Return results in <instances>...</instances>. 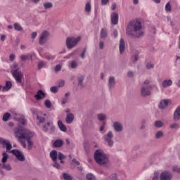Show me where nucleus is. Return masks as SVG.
Segmentation results:
<instances>
[{
  "mask_svg": "<svg viewBox=\"0 0 180 180\" xmlns=\"http://www.w3.org/2000/svg\"><path fill=\"white\" fill-rule=\"evenodd\" d=\"M126 34L133 39H141L144 36V29L141 22L138 20L130 21L127 27Z\"/></svg>",
  "mask_w": 180,
  "mask_h": 180,
  "instance_id": "1",
  "label": "nucleus"
},
{
  "mask_svg": "<svg viewBox=\"0 0 180 180\" xmlns=\"http://www.w3.org/2000/svg\"><path fill=\"white\" fill-rule=\"evenodd\" d=\"M15 134L18 139H25L27 141L28 150L33 148L34 143L32 139L34 137V132L27 129H19L15 131Z\"/></svg>",
  "mask_w": 180,
  "mask_h": 180,
  "instance_id": "2",
  "label": "nucleus"
},
{
  "mask_svg": "<svg viewBox=\"0 0 180 180\" xmlns=\"http://www.w3.org/2000/svg\"><path fill=\"white\" fill-rule=\"evenodd\" d=\"M151 80L146 79L141 86V98H147L151 95V90L153 88H155L158 91V86L157 84H150Z\"/></svg>",
  "mask_w": 180,
  "mask_h": 180,
  "instance_id": "3",
  "label": "nucleus"
},
{
  "mask_svg": "<svg viewBox=\"0 0 180 180\" xmlns=\"http://www.w3.org/2000/svg\"><path fill=\"white\" fill-rule=\"evenodd\" d=\"M94 160L99 165L109 164V157L102 150H97L94 152Z\"/></svg>",
  "mask_w": 180,
  "mask_h": 180,
  "instance_id": "4",
  "label": "nucleus"
},
{
  "mask_svg": "<svg viewBox=\"0 0 180 180\" xmlns=\"http://www.w3.org/2000/svg\"><path fill=\"white\" fill-rule=\"evenodd\" d=\"M79 41H81V37H77V38L74 37H68L66 39V46L69 50H71V49H74Z\"/></svg>",
  "mask_w": 180,
  "mask_h": 180,
  "instance_id": "5",
  "label": "nucleus"
},
{
  "mask_svg": "<svg viewBox=\"0 0 180 180\" xmlns=\"http://www.w3.org/2000/svg\"><path fill=\"white\" fill-rule=\"evenodd\" d=\"M50 157L53 162L52 167L56 168L57 169H63V167H61V165H60V164H58V162H57L58 160V153H57V150H53L51 151Z\"/></svg>",
  "mask_w": 180,
  "mask_h": 180,
  "instance_id": "6",
  "label": "nucleus"
},
{
  "mask_svg": "<svg viewBox=\"0 0 180 180\" xmlns=\"http://www.w3.org/2000/svg\"><path fill=\"white\" fill-rule=\"evenodd\" d=\"M42 129L44 131L49 133V134H53V133L56 131V127H54V124L51 121L48 122L46 124L43 125Z\"/></svg>",
  "mask_w": 180,
  "mask_h": 180,
  "instance_id": "7",
  "label": "nucleus"
},
{
  "mask_svg": "<svg viewBox=\"0 0 180 180\" xmlns=\"http://www.w3.org/2000/svg\"><path fill=\"white\" fill-rule=\"evenodd\" d=\"M11 73L12 74L13 78H15L17 84H22V78H23V73L20 71H18V69L11 70Z\"/></svg>",
  "mask_w": 180,
  "mask_h": 180,
  "instance_id": "8",
  "label": "nucleus"
},
{
  "mask_svg": "<svg viewBox=\"0 0 180 180\" xmlns=\"http://www.w3.org/2000/svg\"><path fill=\"white\" fill-rule=\"evenodd\" d=\"M10 153H12L13 155H15L18 161H20V162H23L26 160L23 153L18 149H13L11 151H10Z\"/></svg>",
  "mask_w": 180,
  "mask_h": 180,
  "instance_id": "9",
  "label": "nucleus"
},
{
  "mask_svg": "<svg viewBox=\"0 0 180 180\" xmlns=\"http://www.w3.org/2000/svg\"><path fill=\"white\" fill-rule=\"evenodd\" d=\"M105 143H107L109 147H113V132L112 131H109L107 134L103 136Z\"/></svg>",
  "mask_w": 180,
  "mask_h": 180,
  "instance_id": "10",
  "label": "nucleus"
},
{
  "mask_svg": "<svg viewBox=\"0 0 180 180\" xmlns=\"http://www.w3.org/2000/svg\"><path fill=\"white\" fill-rule=\"evenodd\" d=\"M50 36V33L45 30L43 31L39 37V43L41 46H43V44H44V43H46V41H47V40H49V37Z\"/></svg>",
  "mask_w": 180,
  "mask_h": 180,
  "instance_id": "11",
  "label": "nucleus"
},
{
  "mask_svg": "<svg viewBox=\"0 0 180 180\" xmlns=\"http://www.w3.org/2000/svg\"><path fill=\"white\" fill-rule=\"evenodd\" d=\"M0 144L3 147H6V151H11L12 150V144H11V142L8 139L0 137Z\"/></svg>",
  "mask_w": 180,
  "mask_h": 180,
  "instance_id": "12",
  "label": "nucleus"
},
{
  "mask_svg": "<svg viewBox=\"0 0 180 180\" xmlns=\"http://www.w3.org/2000/svg\"><path fill=\"white\" fill-rule=\"evenodd\" d=\"M172 173L168 171H164L161 173L160 176V180H172Z\"/></svg>",
  "mask_w": 180,
  "mask_h": 180,
  "instance_id": "13",
  "label": "nucleus"
},
{
  "mask_svg": "<svg viewBox=\"0 0 180 180\" xmlns=\"http://www.w3.org/2000/svg\"><path fill=\"white\" fill-rule=\"evenodd\" d=\"M2 169H5L6 171H12V166L9 163H3L0 164V174L1 175H5V173Z\"/></svg>",
  "mask_w": 180,
  "mask_h": 180,
  "instance_id": "14",
  "label": "nucleus"
},
{
  "mask_svg": "<svg viewBox=\"0 0 180 180\" xmlns=\"http://www.w3.org/2000/svg\"><path fill=\"white\" fill-rule=\"evenodd\" d=\"M110 18L112 25H117V23H119V14H117V13H112Z\"/></svg>",
  "mask_w": 180,
  "mask_h": 180,
  "instance_id": "15",
  "label": "nucleus"
},
{
  "mask_svg": "<svg viewBox=\"0 0 180 180\" xmlns=\"http://www.w3.org/2000/svg\"><path fill=\"white\" fill-rule=\"evenodd\" d=\"M112 127L114 130L115 131H117L118 133H120V131H123V125L119 122H115Z\"/></svg>",
  "mask_w": 180,
  "mask_h": 180,
  "instance_id": "16",
  "label": "nucleus"
},
{
  "mask_svg": "<svg viewBox=\"0 0 180 180\" xmlns=\"http://www.w3.org/2000/svg\"><path fill=\"white\" fill-rule=\"evenodd\" d=\"M116 85V80L115 77H110L108 79V88L110 91H112Z\"/></svg>",
  "mask_w": 180,
  "mask_h": 180,
  "instance_id": "17",
  "label": "nucleus"
},
{
  "mask_svg": "<svg viewBox=\"0 0 180 180\" xmlns=\"http://www.w3.org/2000/svg\"><path fill=\"white\" fill-rule=\"evenodd\" d=\"M46 97V93L43 91L42 90H39L37 93V94L34 96L35 99L37 101H41V99H44Z\"/></svg>",
  "mask_w": 180,
  "mask_h": 180,
  "instance_id": "18",
  "label": "nucleus"
},
{
  "mask_svg": "<svg viewBox=\"0 0 180 180\" xmlns=\"http://www.w3.org/2000/svg\"><path fill=\"white\" fill-rule=\"evenodd\" d=\"M65 122L68 124H71L74 122V114L69 112L66 115Z\"/></svg>",
  "mask_w": 180,
  "mask_h": 180,
  "instance_id": "19",
  "label": "nucleus"
},
{
  "mask_svg": "<svg viewBox=\"0 0 180 180\" xmlns=\"http://www.w3.org/2000/svg\"><path fill=\"white\" fill-rule=\"evenodd\" d=\"M16 117H15V120L18 122L20 124H26V120L25 119L24 115H16Z\"/></svg>",
  "mask_w": 180,
  "mask_h": 180,
  "instance_id": "20",
  "label": "nucleus"
},
{
  "mask_svg": "<svg viewBox=\"0 0 180 180\" xmlns=\"http://www.w3.org/2000/svg\"><path fill=\"white\" fill-rule=\"evenodd\" d=\"M124 49H126V46L124 45V39L123 38H121L120 40V45H119V50L120 54H123L124 51Z\"/></svg>",
  "mask_w": 180,
  "mask_h": 180,
  "instance_id": "21",
  "label": "nucleus"
},
{
  "mask_svg": "<svg viewBox=\"0 0 180 180\" xmlns=\"http://www.w3.org/2000/svg\"><path fill=\"white\" fill-rule=\"evenodd\" d=\"M63 144H64V141L61 139L56 140L53 143V147L55 148H60V147H63Z\"/></svg>",
  "mask_w": 180,
  "mask_h": 180,
  "instance_id": "22",
  "label": "nucleus"
},
{
  "mask_svg": "<svg viewBox=\"0 0 180 180\" xmlns=\"http://www.w3.org/2000/svg\"><path fill=\"white\" fill-rule=\"evenodd\" d=\"M174 120L177 121L180 119V105L176 108L174 112Z\"/></svg>",
  "mask_w": 180,
  "mask_h": 180,
  "instance_id": "23",
  "label": "nucleus"
},
{
  "mask_svg": "<svg viewBox=\"0 0 180 180\" xmlns=\"http://www.w3.org/2000/svg\"><path fill=\"white\" fill-rule=\"evenodd\" d=\"M85 79V75H80L77 77L78 86L80 88H84V80Z\"/></svg>",
  "mask_w": 180,
  "mask_h": 180,
  "instance_id": "24",
  "label": "nucleus"
},
{
  "mask_svg": "<svg viewBox=\"0 0 180 180\" xmlns=\"http://www.w3.org/2000/svg\"><path fill=\"white\" fill-rule=\"evenodd\" d=\"M167 106H168V100H162L158 105V108L160 109H165Z\"/></svg>",
  "mask_w": 180,
  "mask_h": 180,
  "instance_id": "25",
  "label": "nucleus"
},
{
  "mask_svg": "<svg viewBox=\"0 0 180 180\" xmlns=\"http://www.w3.org/2000/svg\"><path fill=\"white\" fill-rule=\"evenodd\" d=\"M58 126L61 131H63V133H65L67 131V127L63 123V121L59 120L58 121Z\"/></svg>",
  "mask_w": 180,
  "mask_h": 180,
  "instance_id": "26",
  "label": "nucleus"
},
{
  "mask_svg": "<svg viewBox=\"0 0 180 180\" xmlns=\"http://www.w3.org/2000/svg\"><path fill=\"white\" fill-rule=\"evenodd\" d=\"M172 85V81L171 79H165L162 82V88H168V86H171Z\"/></svg>",
  "mask_w": 180,
  "mask_h": 180,
  "instance_id": "27",
  "label": "nucleus"
},
{
  "mask_svg": "<svg viewBox=\"0 0 180 180\" xmlns=\"http://www.w3.org/2000/svg\"><path fill=\"white\" fill-rule=\"evenodd\" d=\"M12 88V82L8 81L6 82V85L4 86H3V92H6L8 91H9V89H11Z\"/></svg>",
  "mask_w": 180,
  "mask_h": 180,
  "instance_id": "28",
  "label": "nucleus"
},
{
  "mask_svg": "<svg viewBox=\"0 0 180 180\" xmlns=\"http://www.w3.org/2000/svg\"><path fill=\"white\" fill-rule=\"evenodd\" d=\"M78 67V62L76 60H72L68 64V68H72V70H75Z\"/></svg>",
  "mask_w": 180,
  "mask_h": 180,
  "instance_id": "29",
  "label": "nucleus"
},
{
  "mask_svg": "<svg viewBox=\"0 0 180 180\" xmlns=\"http://www.w3.org/2000/svg\"><path fill=\"white\" fill-rule=\"evenodd\" d=\"M100 36L101 39H106L108 37V30L105 28L101 29Z\"/></svg>",
  "mask_w": 180,
  "mask_h": 180,
  "instance_id": "30",
  "label": "nucleus"
},
{
  "mask_svg": "<svg viewBox=\"0 0 180 180\" xmlns=\"http://www.w3.org/2000/svg\"><path fill=\"white\" fill-rule=\"evenodd\" d=\"M66 157L61 152H58V159L60 161V164H64L65 162L63 160H65Z\"/></svg>",
  "mask_w": 180,
  "mask_h": 180,
  "instance_id": "31",
  "label": "nucleus"
},
{
  "mask_svg": "<svg viewBox=\"0 0 180 180\" xmlns=\"http://www.w3.org/2000/svg\"><path fill=\"white\" fill-rule=\"evenodd\" d=\"M46 67H47V63L43 60H39L38 62V70H41V68H46Z\"/></svg>",
  "mask_w": 180,
  "mask_h": 180,
  "instance_id": "32",
  "label": "nucleus"
},
{
  "mask_svg": "<svg viewBox=\"0 0 180 180\" xmlns=\"http://www.w3.org/2000/svg\"><path fill=\"white\" fill-rule=\"evenodd\" d=\"M13 26H14L15 30H16L17 32H22L23 30V27H22V25H20V24L18 22H15L13 24Z\"/></svg>",
  "mask_w": 180,
  "mask_h": 180,
  "instance_id": "33",
  "label": "nucleus"
},
{
  "mask_svg": "<svg viewBox=\"0 0 180 180\" xmlns=\"http://www.w3.org/2000/svg\"><path fill=\"white\" fill-rule=\"evenodd\" d=\"M97 119L100 120V122H105V120H106V115L103 113L98 114Z\"/></svg>",
  "mask_w": 180,
  "mask_h": 180,
  "instance_id": "34",
  "label": "nucleus"
},
{
  "mask_svg": "<svg viewBox=\"0 0 180 180\" xmlns=\"http://www.w3.org/2000/svg\"><path fill=\"white\" fill-rule=\"evenodd\" d=\"M2 157H3L1 159L2 164H5L6 161H8V158H9V155H8V153L4 152L2 153Z\"/></svg>",
  "mask_w": 180,
  "mask_h": 180,
  "instance_id": "35",
  "label": "nucleus"
},
{
  "mask_svg": "<svg viewBox=\"0 0 180 180\" xmlns=\"http://www.w3.org/2000/svg\"><path fill=\"white\" fill-rule=\"evenodd\" d=\"M32 54L27 53L26 55H21L20 58L22 61H26V60H29V58H32Z\"/></svg>",
  "mask_w": 180,
  "mask_h": 180,
  "instance_id": "36",
  "label": "nucleus"
},
{
  "mask_svg": "<svg viewBox=\"0 0 180 180\" xmlns=\"http://www.w3.org/2000/svg\"><path fill=\"white\" fill-rule=\"evenodd\" d=\"M155 126L158 127V129H161V127L164 126V122L161 120H157L155 122Z\"/></svg>",
  "mask_w": 180,
  "mask_h": 180,
  "instance_id": "37",
  "label": "nucleus"
},
{
  "mask_svg": "<svg viewBox=\"0 0 180 180\" xmlns=\"http://www.w3.org/2000/svg\"><path fill=\"white\" fill-rule=\"evenodd\" d=\"M164 137V132L162 131H158L155 134V139H162Z\"/></svg>",
  "mask_w": 180,
  "mask_h": 180,
  "instance_id": "38",
  "label": "nucleus"
},
{
  "mask_svg": "<svg viewBox=\"0 0 180 180\" xmlns=\"http://www.w3.org/2000/svg\"><path fill=\"white\" fill-rule=\"evenodd\" d=\"M44 9H51L53 8V4L51 2H45L44 4Z\"/></svg>",
  "mask_w": 180,
  "mask_h": 180,
  "instance_id": "39",
  "label": "nucleus"
},
{
  "mask_svg": "<svg viewBox=\"0 0 180 180\" xmlns=\"http://www.w3.org/2000/svg\"><path fill=\"white\" fill-rule=\"evenodd\" d=\"M9 117H11V113H4V115H3V122H8V120H9Z\"/></svg>",
  "mask_w": 180,
  "mask_h": 180,
  "instance_id": "40",
  "label": "nucleus"
},
{
  "mask_svg": "<svg viewBox=\"0 0 180 180\" xmlns=\"http://www.w3.org/2000/svg\"><path fill=\"white\" fill-rule=\"evenodd\" d=\"M105 126H106V121L103 122L102 125L100 127L99 131L103 134L105 133Z\"/></svg>",
  "mask_w": 180,
  "mask_h": 180,
  "instance_id": "41",
  "label": "nucleus"
},
{
  "mask_svg": "<svg viewBox=\"0 0 180 180\" xmlns=\"http://www.w3.org/2000/svg\"><path fill=\"white\" fill-rule=\"evenodd\" d=\"M63 178L65 180H72V176L67 173L63 174Z\"/></svg>",
  "mask_w": 180,
  "mask_h": 180,
  "instance_id": "42",
  "label": "nucleus"
},
{
  "mask_svg": "<svg viewBox=\"0 0 180 180\" xmlns=\"http://www.w3.org/2000/svg\"><path fill=\"white\" fill-rule=\"evenodd\" d=\"M86 178L87 180H95V176L92 173L87 174Z\"/></svg>",
  "mask_w": 180,
  "mask_h": 180,
  "instance_id": "43",
  "label": "nucleus"
},
{
  "mask_svg": "<svg viewBox=\"0 0 180 180\" xmlns=\"http://www.w3.org/2000/svg\"><path fill=\"white\" fill-rule=\"evenodd\" d=\"M165 11L166 12H171V9H172V7H171V3L169 2H167L165 5Z\"/></svg>",
  "mask_w": 180,
  "mask_h": 180,
  "instance_id": "44",
  "label": "nucleus"
},
{
  "mask_svg": "<svg viewBox=\"0 0 180 180\" xmlns=\"http://www.w3.org/2000/svg\"><path fill=\"white\" fill-rule=\"evenodd\" d=\"M50 91L52 92V94H57V92H58V87L56 86H51L50 88Z\"/></svg>",
  "mask_w": 180,
  "mask_h": 180,
  "instance_id": "45",
  "label": "nucleus"
},
{
  "mask_svg": "<svg viewBox=\"0 0 180 180\" xmlns=\"http://www.w3.org/2000/svg\"><path fill=\"white\" fill-rule=\"evenodd\" d=\"M44 105H45L46 108H47L48 109H50V108H51V101H50V100L47 99L45 101Z\"/></svg>",
  "mask_w": 180,
  "mask_h": 180,
  "instance_id": "46",
  "label": "nucleus"
},
{
  "mask_svg": "<svg viewBox=\"0 0 180 180\" xmlns=\"http://www.w3.org/2000/svg\"><path fill=\"white\" fill-rule=\"evenodd\" d=\"M154 68V64L152 63L151 62H149L148 63H146V69L147 70H151Z\"/></svg>",
  "mask_w": 180,
  "mask_h": 180,
  "instance_id": "47",
  "label": "nucleus"
},
{
  "mask_svg": "<svg viewBox=\"0 0 180 180\" xmlns=\"http://www.w3.org/2000/svg\"><path fill=\"white\" fill-rule=\"evenodd\" d=\"M85 54H86V48H84L82 53L80 54V57L82 60L85 59Z\"/></svg>",
  "mask_w": 180,
  "mask_h": 180,
  "instance_id": "48",
  "label": "nucleus"
},
{
  "mask_svg": "<svg viewBox=\"0 0 180 180\" xmlns=\"http://www.w3.org/2000/svg\"><path fill=\"white\" fill-rule=\"evenodd\" d=\"M37 120L39 122V123H44L46 119L43 117H40L39 115L37 116Z\"/></svg>",
  "mask_w": 180,
  "mask_h": 180,
  "instance_id": "49",
  "label": "nucleus"
},
{
  "mask_svg": "<svg viewBox=\"0 0 180 180\" xmlns=\"http://www.w3.org/2000/svg\"><path fill=\"white\" fill-rule=\"evenodd\" d=\"M91 3H86V6H85V11L86 12H91Z\"/></svg>",
  "mask_w": 180,
  "mask_h": 180,
  "instance_id": "50",
  "label": "nucleus"
},
{
  "mask_svg": "<svg viewBox=\"0 0 180 180\" xmlns=\"http://www.w3.org/2000/svg\"><path fill=\"white\" fill-rule=\"evenodd\" d=\"M174 172H177V174H180V167L178 166H174L172 168Z\"/></svg>",
  "mask_w": 180,
  "mask_h": 180,
  "instance_id": "51",
  "label": "nucleus"
},
{
  "mask_svg": "<svg viewBox=\"0 0 180 180\" xmlns=\"http://www.w3.org/2000/svg\"><path fill=\"white\" fill-rule=\"evenodd\" d=\"M169 127H170V129H179V124L177 123H174V124H172L169 126Z\"/></svg>",
  "mask_w": 180,
  "mask_h": 180,
  "instance_id": "52",
  "label": "nucleus"
},
{
  "mask_svg": "<svg viewBox=\"0 0 180 180\" xmlns=\"http://www.w3.org/2000/svg\"><path fill=\"white\" fill-rule=\"evenodd\" d=\"M61 68H62L61 65H60V64L56 65L55 67V72H59V71H61Z\"/></svg>",
  "mask_w": 180,
  "mask_h": 180,
  "instance_id": "53",
  "label": "nucleus"
},
{
  "mask_svg": "<svg viewBox=\"0 0 180 180\" xmlns=\"http://www.w3.org/2000/svg\"><path fill=\"white\" fill-rule=\"evenodd\" d=\"M65 84V82L64 80H60L58 82V88H63V86H64V85Z\"/></svg>",
  "mask_w": 180,
  "mask_h": 180,
  "instance_id": "54",
  "label": "nucleus"
},
{
  "mask_svg": "<svg viewBox=\"0 0 180 180\" xmlns=\"http://www.w3.org/2000/svg\"><path fill=\"white\" fill-rule=\"evenodd\" d=\"M117 179V176L116 175V174H112L110 176L108 180H116Z\"/></svg>",
  "mask_w": 180,
  "mask_h": 180,
  "instance_id": "55",
  "label": "nucleus"
},
{
  "mask_svg": "<svg viewBox=\"0 0 180 180\" xmlns=\"http://www.w3.org/2000/svg\"><path fill=\"white\" fill-rule=\"evenodd\" d=\"M159 179H160V175L158 174V172H155L152 180H158Z\"/></svg>",
  "mask_w": 180,
  "mask_h": 180,
  "instance_id": "56",
  "label": "nucleus"
},
{
  "mask_svg": "<svg viewBox=\"0 0 180 180\" xmlns=\"http://www.w3.org/2000/svg\"><path fill=\"white\" fill-rule=\"evenodd\" d=\"M45 58L46 60H54V58H56V56H45Z\"/></svg>",
  "mask_w": 180,
  "mask_h": 180,
  "instance_id": "57",
  "label": "nucleus"
},
{
  "mask_svg": "<svg viewBox=\"0 0 180 180\" xmlns=\"http://www.w3.org/2000/svg\"><path fill=\"white\" fill-rule=\"evenodd\" d=\"M146 129V120H143L141 122V129L143 130Z\"/></svg>",
  "mask_w": 180,
  "mask_h": 180,
  "instance_id": "58",
  "label": "nucleus"
},
{
  "mask_svg": "<svg viewBox=\"0 0 180 180\" xmlns=\"http://www.w3.org/2000/svg\"><path fill=\"white\" fill-rule=\"evenodd\" d=\"M103 46H104L103 41H101L99 42V49H100V50H103Z\"/></svg>",
  "mask_w": 180,
  "mask_h": 180,
  "instance_id": "59",
  "label": "nucleus"
},
{
  "mask_svg": "<svg viewBox=\"0 0 180 180\" xmlns=\"http://www.w3.org/2000/svg\"><path fill=\"white\" fill-rule=\"evenodd\" d=\"M72 161L73 164H75V165H80L79 162H78V160H77V159H75V158L72 159Z\"/></svg>",
  "mask_w": 180,
  "mask_h": 180,
  "instance_id": "60",
  "label": "nucleus"
},
{
  "mask_svg": "<svg viewBox=\"0 0 180 180\" xmlns=\"http://www.w3.org/2000/svg\"><path fill=\"white\" fill-rule=\"evenodd\" d=\"M109 0H101V5H108Z\"/></svg>",
  "mask_w": 180,
  "mask_h": 180,
  "instance_id": "61",
  "label": "nucleus"
},
{
  "mask_svg": "<svg viewBox=\"0 0 180 180\" xmlns=\"http://www.w3.org/2000/svg\"><path fill=\"white\" fill-rule=\"evenodd\" d=\"M30 111L32 113V115H36L37 113V110H36V108H31Z\"/></svg>",
  "mask_w": 180,
  "mask_h": 180,
  "instance_id": "62",
  "label": "nucleus"
},
{
  "mask_svg": "<svg viewBox=\"0 0 180 180\" xmlns=\"http://www.w3.org/2000/svg\"><path fill=\"white\" fill-rule=\"evenodd\" d=\"M31 36H32V39H34L35 37H37V32H32Z\"/></svg>",
  "mask_w": 180,
  "mask_h": 180,
  "instance_id": "63",
  "label": "nucleus"
},
{
  "mask_svg": "<svg viewBox=\"0 0 180 180\" xmlns=\"http://www.w3.org/2000/svg\"><path fill=\"white\" fill-rule=\"evenodd\" d=\"M68 101V100L67 98H62V100H61L62 105H65V103H67Z\"/></svg>",
  "mask_w": 180,
  "mask_h": 180,
  "instance_id": "64",
  "label": "nucleus"
}]
</instances>
